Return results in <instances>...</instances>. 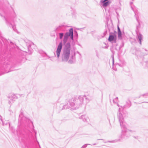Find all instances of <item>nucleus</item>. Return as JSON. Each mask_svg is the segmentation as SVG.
<instances>
[{"label": "nucleus", "instance_id": "f257e3e1", "mask_svg": "<svg viewBox=\"0 0 148 148\" xmlns=\"http://www.w3.org/2000/svg\"><path fill=\"white\" fill-rule=\"evenodd\" d=\"M85 98L86 102L88 103L90 100L85 95H79L77 97L72 98L69 100V103L64 105L63 108L64 109L70 108L72 110H76L82 106L84 104V99Z\"/></svg>", "mask_w": 148, "mask_h": 148}, {"label": "nucleus", "instance_id": "f03ea898", "mask_svg": "<svg viewBox=\"0 0 148 148\" xmlns=\"http://www.w3.org/2000/svg\"><path fill=\"white\" fill-rule=\"evenodd\" d=\"M123 109L122 108H120L119 110V113L118 114V118L119 120L120 125L122 129V135L126 137L130 136V133L133 131L127 129L126 126V123L124 122L122 114L121 113L120 110Z\"/></svg>", "mask_w": 148, "mask_h": 148}, {"label": "nucleus", "instance_id": "7ed1b4c3", "mask_svg": "<svg viewBox=\"0 0 148 148\" xmlns=\"http://www.w3.org/2000/svg\"><path fill=\"white\" fill-rule=\"evenodd\" d=\"M70 51L71 45L68 42L66 44L61 56L62 62H66L68 60L70 55Z\"/></svg>", "mask_w": 148, "mask_h": 148}, {"label": "nucleus", "instance_id": "20e7f679", "mask_svg": "<svg viewBox=\"0 0 148 148\" xmlns=\"http://www.w3.org/2000/svg\"><path fill=\"white\" fill-rule=\"evenodd\" d=\"M69 37L71 40H73V29L72 28L69 29L68 32H66L65 33L63 40L64 44H65L66 43Z\"/></svg>", "mask_w": 148, "mask_h": 148}, {"label": "nucleus", "instance_id": "39448f33", "mask_svg": "<svg viewBox=\"0 0 148 148\" xmlns=\"http://www.w3.org/2000/svg\"><path fill=\"white\" fill-rule=\"evenodd\" d=\"M17 99V96L14 94H11L8 97V103L11 105Z\"/></svg>", "mask_w": 148, "mask_h": 148}, {"label": "nucleus", "instance_id": "423d86ee", "mask_svg": "<svg viewBox=\"0 0 148 148\" xmlns=\"http://www.w3.org/2000/svg\"><path fill=\"white\" fill-rule=\"evenodd\" d=\"M62 42H60L59 45H58L56 51V56L58 58H59L60 56V54L61 52V51L62 48Z\"/></svg>", "mask_w": 148, "mask_h": 148}, {"label": "nucleus", "instance_id": "0eeeda50", "mask_svg": "<svg viewBox=\"0 0 148 148\" xmlns=\"http://www.w3.org/2000/svg\"><path fill=\"white\" fill-rule=\"evenodd\" d=\"M20 119L21 121L23 123L28 122L29 121V119L24 116L22 113H21L19 115V120Z\"/></svg>", "mask_w": 148, "mask_h": 148}, {"label": "nucleus", "instance_id": "6e6552de", "mask_svg": "<svg viewBox=\"0 0 148 148\" xmlns=\"http://www.w3.org/2000/svg\"><path fill=\"white\" fill-rule=\"evenodd\" d=\"M4 18H5V21L7 24L10 27H12L13 30L14 31H16V27L14 25L12 24L11 22H10V20L9 19L5 18L4 16Z\"/></svg>", "mask_w": 148, "mask_h": 148}, {"label": "nucleus", "instance_id": "1a4fd4ad", "mask_svg": "<svg viewBox=\"0 0 148 148\" xmlns=\"http://www.w3.org/2000/svg\"><path fill=\"white\" fill-rule=\"evenodd\" d=\"M108 40L113 43H115L116 42V38L113 35H110L108 38Z\"/></svg>", "mask_w": 148, "mask_h": 148}, {"label": "nucleus", "instance_id": "9d476101", "mask_svg": "<svg viewBox=\"0 0 148 148\" xmlns=\"http://www.w3.org/2000/svg\"><path fill=\"white\" fill-rule=\"evenodd\" d=\"M79 119L82 120L84 122H88L89 121V119L88 116L85 115H82L79 117Z\"/></svg>", "mask_w": 148, "mask_h": 148}, {"label": "nucleus", "instance_id": "9b49d317", "mask_svg": "<svg viewBox=\"0 0 148 148\" xmlns=\"http://www.w3.org/2000/svg\"><path fill=\"white\" fill-rule=\"evenodd\" d=\"M136 38L140 44L141 45V40H143V35L140 33L137 34Z\"/></svg>", "mask_w": 148, "mask_h": 148}, {"label": "nucleus", "instance_id": "f8f14e48", "mask_svg": "<svg viewBox=\"0 0 148 148\" xmlns=\"http://www.w3.org/2000/svg\"><path fill=\"white\" fill-rule=\"evenodd\" d=\"M71 59L69 61V62L70 63H72L75 61V53L74 52L73 55H71Z\"/></svg>", "mask_w": 148, "mask_h": 148}, {"label": "nucleus", "instance_id": "ddd939ff", "mask_svg": "<svg viewBox=\"0 0 148 148\" xmlns=\"http://www.w3.org/2000/svg\"><path fill=\"white\" fill-rule=\"evenodd\" d=\"M34 45L32 43L29 44V45H27V46L28 47V48L29 49V50L30 51H32V49L31 48V47L32 46H34Z\"/></svg>", "mask_w": 148, "mask_h": 148}, {"label": "nucleus", "instance_id": "4468645a", "mask_svg": "<svg viewBox=\"0 0 148 148\" xmlns=\"http://www.w3.org/2000/svg\"><path fill=\"white\" fill-rule=\"evenodd\" d=\"M118 38L119 39H122L121 32L118 33Z\"/></svg>", "mask_w": 148, "mask_h": 148}, {"label": "nucleus", "instance_id": "2eb2a0df", "mask_svg": "<svg viewBox=\"0 0 148 148\" xmlns=\"http://www.w3.org/2000/svg\"><path fill=\"white\" fill-rule=\"evenodd\" d=\"M113 102L115 103H117L118 101V98L116 97L115 98L113 99Z\"/></svg>", "mask_w": 148, "mask_h": 148}, {"label": "nucleus", "instance_id": "dca6fc26", "mask_svg": "<svg viewBox=\"0 0 148 148\" xmlns=\"http://www.w3.org/2000/svg\"><path fill=\"white\" fill-rule=\"evenodd\" d=\"M148 96V92H147V93H145L144 94L141 95L140 97L143 96V97H146Z\"/></svg>", "mask_w": 148, "mask_h": 148}, {"label": "nucleus", "instance_id": "f3484780", "mask_svg": "<svg viewBox=\"0 0 148 148\" xmlns=\"http://www.w3.org/2000/svg\"><path fill=\"white\" fill-rule=\"evenodd\" d=\"M63 33H59V37L60 39H61L62 38L63 36Z\"/></svg>", "mask_w": 148, "mask_h": 148}, {"label": "nucleus", "instance_id": "a211bd4d", "mask_svg": "<svg viewBox=\"0 0 148 148\" xmlns=\"http://www.w3.org/2000/svg\"><path fill=\"white\" fill-rule=\"evenodd\" d=\"M88 145H90V144H84L82 147V148H85L87 147V146Z\"/></svg>", "mask_w": 148, "mask_h": 148}, {"label": "nucleus", "instance_id": "6ab92c4d", "mask_svg": "<svg viewBox=\"0 0 148 148\" xmlns=\"http://www.w3.org/2000/svg\"><path fill=\"white\" fill-rule=\"evenodd\" d=\"M9 111L10 112V114H12L13 113H14L13 111H12V110L10 109Z\"/></svg>", "mask_w": 148, "mask_h": 148}, {"label": "nucleus", "instance_id": "aec40b11", "mask_svg": "<svg viewBox=\"0 0 148 148\" xmlns=\"http://www.w3.org/2000/svg\"><path fill=\"white\" fill-rule=\"evenodd\" d=\"M117 29H118V31L120 30V29L118 26H117Z\"/></svg>", "mask_w": 148, "mask_h": 148}, {"label": "nucleus", "instance_id": "412c9836", "mask_svg": "<svg viewBox=\"0 0 148 148\" xmlns=\"http://www.w3.org/2000/svg\"><path fill=\"white\" fill-rule=\"evenodd\" d=\"M121 31L120 30L118 31V33H121Z\"/></svg>", "mask_w": 148, "mask_h": 148}, {"label": "nucleus", "instance_id": "4be33fe9", "mask_svg": "<svg viewBox=\"0 0 148 148\" xmlns=\"http://www.w3.org/2000/svg\"><path fill=\"white\" fill-rule=\"evenodd\" d=\"M134 138H138V137H134Z\"/></svg>", "mask_w": 148, "mask_h": 148}, {"label": "nucleus", "instance_id": "5701e85b", "mask_svg": "<svg viewBox=\"0 0 148 148\" xmlns=\"http://www.w3.org/2000/svg\"><path fill=\"white\" fill-rule=\"evenodd\" d=\"M117 105L119 107V106H119V105L118 104H117Z\"/></svg>", "mask_w": 148, "mask_h": 148}, {"label": "nucleus", "instance_id": "b1692460", "mask_svg": "<svg viewBox=\"0 0 148 148\" xmlns=\"http://www.w3.org/2000/svg\"><path fill=\"white\" fill-rule=\"evenodd\" d=\"M96 144L95 143V144H93V145H96Z\"/></svg>", "mask_w": 148, "mask_h": 148}, {"label": "nucleus", "instance_id": "393cba45", "mask_svg": "<svg viewBox=\"0 0 148 148\" xmlns=\"http://www.w3.org/2000/svg\"><path fill=\"white\" fill-rule=\"evenodd\" d=\"M77 52L78 53H79L78 51H77Z\"/></svg>", "mask_w": 148, "mask_h": 148}, {"label": "nucleus", "instance_id": "a878e982", "mask_svg": "<svg viewBox=\"0 0 148 148\" xmlns=\"http://www.w3.org/2000/svg\"><path fill=\"white\" fill-rule=\"evenodd\" d=\"M136 19V20L138 21L137 19V18Z\"/></svg>", "mask_w": 148, "mask_h": 148}]
</instances>
